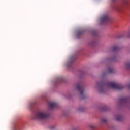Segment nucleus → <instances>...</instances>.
Instances as JSON below:
<instances>
[{"instance_id":"nucleus-1","label":"nucleus","mask_w":130,"mask_h":130,"mask_svg":"<svg viewBox=\"0 0 130 130\" xmlns=\"http://www.w3.org/2000/svg\"><path fill=\"white\" fill-rule=\"evenodd\" d=\"M105 87L107 88H112L115 90H121V89H123L124 88V86L121 84L114 82H98L97 88L100 92H103V90H104Z\"/></svg>"},{"instance_id":"nucleus-2","label":"nucleus","mask_w":130,"mask_h":130,"mask_svg":"<svg viewBox=\"0 0 130 130\" xmlns=\"http://www.w3.org/2000/svg\"><path fill=\"white\" fill-rule=\"evenodd\" d=\"M48 117V114L44 111H41L36 113L34 115V119L41 120L45 119Z\"/></svg>"},{"instance_id":"nucleus-3","label":"nucleus","mask_w":130,"mask_h":130,"mask_svg":"<svg viewBox=\"0 0 130 130\" xmlns=\"http://www.w3.org/2000/svg\"><path fill=\"white\" fill-rule=\"evenodd\" d=\"M76 89L80 92L82 99H84V87L83 85L80 83L77 84Z\"/></svg>"},{"instance_id":"nucleus-4","label":"nucleus","mask_w":130,"mask_h":130,"mask_svg":"<svg viewBox=\"0 0 130 130\" xmlns=\"http://www.w3.org/2000/svg\"><path fill=\"white\" fill-rule=\"evenodd\" d=\"M109 21V17L107 15H104L101 18V22L102 23H106Z\"/></svg>"},{"instance_id":"nucleus-5","label":"nucleus","mask_w":130,"mask_h":130,"mask_svg":"<svg viewBox=\"0 0 130 130\" xmlns=\"http://www.w3.org/2000/svg\"><path fill=\"white\" fill-rule=\"evenodd\" d=\"M48 106L50 109H53V108L57 107V103L56 102L49 103Z\"/></svg>"},{"instance_id":"nucleus-6","label":"nucleus","mask_w":130,"mask_h":130,"mask_svg":"<svg viewBox=\"0 0 130 130\" xmlns=\"http://www.w3.org/2000/svg\"><path fill=\"white\" fill-rule=\"evenodd\" d=\"M128 101V99L125 98H122L119 99V102L120 103H126Z\"/></svg>"},{"instance_id":"nucleus-7","label":"nucleus","mask_w":130,"mask_h":130,"mask_svg":"<svg viewBox=\"0 0 130 130\" xmlns=\"http://www.w3.org/2000/svg\"><path fill=\"white\" fill-rule=\"evenodd\" d=\"M122 120V117L121 116H117L116 117V120H117V121H121Z\"/></svg>"},{"instance_id":"nucleus-8","label":"nucleus","mask_w":130,"mask_h":130,"mask_svg":"<svg viewBox=\"0 0 130 130\" xmlns=\"http://www.w3.org/2000/svg\"><path fill=\"white\" fill-rule=\"evenodd\" d=\"M119 49V48L117 47V46H115L113 47V51H117Z\"/></svg>"},{"instance_id":"nucleus-9","label":"nucleus","mask_w":130,"mask_h":130,"mask_svg":"<svg viewBox=\"0 0 130 130\" xmlns=\"http://www.w3.org/2000/svg\"><path fill=\"white\" fill-rule=\"evenodd\" d=\"M107 72L109 74H111V73H113V70L110 68H108Z\"/></svg>"},{"instance_id":"nucleus-10","label":"nucleus","mask_w":130,"mask_h":130,"mask_svg":"<svg viewBox=\"0 0 130 130\" xmlns=\"http://www.w3.org/2000/svg\"><path fill=\"white\" fill-rule=\"evenodd\" d=\"M125 66L127 69H130V62L126 63Z\"/></svg>"},{"instance_id":"nucleus-11","label":"nucleus","mask_w":130,"mask_h":130,"mask_svg":"<svg viewBox=\"0 0 130 130\" xmlns=\"http://www.w3.org/2000/svg\"><path fill=\"white\" fill-rule=\"evenodd\" d=\"M89 127H90V128H91V129H94V128H96V127L94 125H90L89 126Z\"/></svg>"},{"instance_id":"nucleus-12","label":"nucleus","mask_w":130,"mask_h":130,"mask_svg":"<svg viewBox=\"0 0 130 130\" xmlns=\"http://www.w3.org/2000/svg\"><path fill=\"white\" fill-rule=\"evenodd\" d=\"M101 121L103 122V123H104L107 121V120L106 119H102Z\"/></svg>"},{"instance_id":"nucleus-13","label":"nucleus","mask_w":130,"mask_h":130,"mask_svg":"<svg viewBox=\"0 0 130 130\" xmlns=\"http://www.w3.org/2000/svg\"><path fill=\"white\" fill-rule=\"evenodd\" d=\"M82 33H83V31L82 30L78 31V35L80 34H82Z\"/></svg>"},{"instance_id":"nucleus-14","label":"nucleus","mask_w":130,"mask_h":130,"mask_svg":"<svg viewBox=\"0 0 130 130\" xmlns=\"http://www.w3.org/2000/svg\"><path fill=\"white\" fill-rule=\"evenodd\" d=\"M124 4H125V5H127V4H128V1L125 0L124 2Z\"/></svg>"},{"instance_id":"nucleus-15","label":"nucleus","mask_w":130,"mask_h":130,"mask_svg":"<svg viewBox=\"0 0 130 130\" xmlns=\"http://www.w3.org/2000/svg\"><path fill=\"white\" fill-rule=\"evenodd\" d=\"M79 111H82L83 110V108H81L80 109H78Z\"/></svg>"},{"instance_id":"nucleus-16","label":"nucleus","mask_w":130,"mask_h":130,"mask_svg":"<svg viewBox=\"0 0 130 130\" xmlns=\"http://www.w3.org/2000/svg\"><path fill=\"white\" fill-rule=\"evenodd\" d=\"M117 11H120V8H117Z\"/></svg>"},{"instance_id":"nucleus-17","label":"nucleus","mask_w":130,"mask_h":130,"mask_svg":"<svg viewBox=\"0 0 130 130\" xmlns=\"http://www.w3.org/2000/svg\"><path fill=\"white\" fill-rule=\"evenodd\" d=\"M113 2H115V0H112Z\"/></svg>"}]
</instances>
